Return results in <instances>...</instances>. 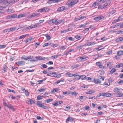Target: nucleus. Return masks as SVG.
Here are the masks:
<instances>
[{
    "mask_svg": "<svg viewBox=\"0 0 123 123\" xmlns=\"http://www.w3.org/2000/svg\"><path fill=\"white\" fill-rule=\"evenodd\" d=\"M78 2V0H72L70 2L67 3L66 4L67 5L68 7H72L74 5L77 4Z\"/></svg>",
    "mask_w": 123,
    "mask_h": 123,
    "instance_id": "1",
    "label": "nucleus"
},
{
    "mask_svg": "<svg viewBox=\"0 0 123 123\" xmlns=\"http://www.w3.org/2000/svg\"><path fill=\"white\" fill-rule=\"evenodd\" d=\"M36 103L37 106H38L41 107L45 109H47L48 108L47 107L44 105V104H42L40 101H37Z\"/></svg>",
    "mask_w": 123,
    "mask_h": 123,
    "instance_id": "2",
    "label": "nucleus"
},
{
    "mask_svg": "<svg viewBox=\"0 0 123 123\" xmlns=\"http://www.w3.org/2000/svg\"><path fill=\"white\" fill-rule=\"evenodd\" d=\"M98 42H88L87 43H86L85 44V45L86 46L92 45H94L95 44L98 43Z\"/></svg>",
    "mask_w": 123,
    "mask_h": 123,
    "instance_id": "3",
    "label": "nucleus"
},
{
    "mask_svg": "<svg viewBox=\"0 0 123 123\" xmlns=\"http://www.w3.org/2000/svg\"><path fill=\"white\" fill-rule=\"evenodd\" d=\"M104 17L103 16L100 15L95 18L94 19L95 20L98 21L104 19Z\"/></svg>",
    "mask_w": 123,
    "mask_h": 123,
    "instance_id": "4",
    "label": "nucleus"
},
{
    "mask_svg": "<svg viewBox=\"0 0 123 123\" xmlns=\"http://www.w3.org/2000/svg\"><path fill=\"white\" fill-rule=\"evenodd\" d=\"M36 61L42 60L45 59V58L44 57H42L41 56H36L35 57Z\"/></svg>",
    "mask_w": 123,
    "mask_h": 123,
    "instance_id": "5",
    "label": "nucleus"
},
{
    "mask_svg": "<svg viewBox=\"0 0 123 123\" xmlns=\"http://www.w3.org/2000/svg\"><path fill=\"white\" fill-rule=\"evenodd\" d=\"M94 82L96 84H100L101 83V81L99 79H95L93 80Z\"/></svg>",
    "mask_w": 123,
    "mask_h": 123,
    "instance_id": "6",
    "label": "nucleus"
},
{
    "mask_svg": "<svg viewBox=\"0 0 123 123\" xmlns=\"http://www.w3.org/2000/svg\"><path fill=\"white\" fill-rule=\"evenodd\" d=\"M111 2L110 0H108L106 2L105 4H104L103 5L104 8H105L107 6H108L110 4Z\"/></svg>",
    "mask_w": 123,
    "mask_h": 123,
    "instance_id": "7",
    "label": "nucleus"
},
{
    "mask_svg": "<svg viewBox=\"0 0 123 123\" xmlns=\"http://www.w3.org/2000/svg\"><path fill=\"white\" fill-rule=\"evenodd\" d=\"M41 10L42 12H48L49 11V8L47 7H44L41 9Z\"/></svg>",
    "mask_w": 123,
    "mask_h": 123,
    "instance_id": "8",
    "label": "nucleus"
},
{
    "mask_svg": "<svg viewBox=\"0 0 123 123\" xmlns=\"http://www.w3.org/2000/svg\"><path fill=\"white\" fill-rule=\"evenodd\" d=\"M65 9V7L64 6H62L58 8L57 10L58 11H62Z\"/></svg>",
    "mask_w": 123,
    "mask_h": 123,
    "instance_id": "9",
    "label": "nucleus"
},
{
    "mask_svg": "<svg viewBox=\"0 0 123 123\" xmlns=\"http://www.w3.org/2000/svg\"><path fill=\"white\" fill-rule=\"evenodd\" d=\"M7 107L13 111H15V109L14 108L12 104H10L9 103H8V105Z\"/></svg>",
    "mask_w": 123,
    "mask_h": 123,
    "instance_id": "10",
    "label": "nucleus"
},
{
    "mask_svg": "<svg viewBox=\"0 0 123 123\" xmlns=\"http://www.w3.org/2000/svg\"><path fill=\"white\" fill-rule=\"evenodd\" d=\"M102 96H104L110 97L111 96V94L106 93H102Z\"/></svg>",
    "mask_w": 123,
    "mask_h": 123,
    "instance_id": "11",
    "label": "nucleus"
},
{
    "mask_svg": "<svg viewBox=\"0 0 123 123\" xmlns=\"http://www.w3.org/2000/svg\"><path fill=\"white\" fill-rule=\"evenodd\" d=\"M55 73H54V74L53 76L54 77L56 78H59L61 76V74H57L56 72H54Z\"/></svg>",
    "mask_w": 123,
    "mask_h": 123,
    "instance_id": "12",
    "label": "nucleus"
},
{
    "mask_svg": "<svg viewBox=\"0 0 123 123\" xmlns=\"http://www.w3.org/2000/svg\"><path fill=\"white\" fill-rule=\"evenodd\" d=\"M74 120V119L73 118L69 116L66 119V122L68 121H72Z\"/></svg>",
    "mask_w": 123,
    "mask_h": 123,
    "instance_id": "13",
    "label": "nucleus"
},
{
    "mask_svg": "<svg viewBox=\"0 0 123 123\" xmlns=\"http://www.w3.org/2000/svg\"><path fill=\"white\" fill-rule=\"evenodd\" d=\"M26 13L20 14L18 15L17 16L18 18H20L25 17L26 16Z\"/></svg>",
    "mask_w": 123,
    "mask_h": 123,
    "instance_id": "14",
    "label": "nucleus"
},
{
    "mask_svg": "<svg viewBox=\"0 0 123 123\" xmlns=\"http://www.w3.org/2000/svg\"><path fill=\"white\" fill-rule=\"evenodd\" d=\"M45 97V96H42L41 95H38L37 96V100H39L40 99H42L43 98H44Z\"/></svg>",
    "mask_w": 123,
    "mask_h": 123,
    "instance_id": "15",
    "label": "nucleus"
},
{
    "mask_svg": "<svg viewBox=\"0 0 123 123\" xmlns=\"http://www.w3.org/2000/svg\"><path fill=\"white\" fill-rule=\"evenodd\" d=\"M39 15V13H33L30 16L31 18H32L33 17H34L36 16H38Z\"/></svg>",
    "mask_w": 123,
    "mask_h": 123,
    "instance_id": "16",
    "label": "nucleus"
},
{
    "mask_svg": "<svg viewBox=\"0 0 123 123\" xmlns=\"http://www.w3.org/2000/svg\"><path fill=\"white\" fill-rule=\"evenodd\" d=\"M88 57L86 55H84L81 57H79V60L80 61H82L83 60L85 59L86 58H87Z\"/></svg>",
    "mask_w": 123,
    "mask_h": 123,
    "instance_id": "17",
    "label": "nucleus"
},
{
    "mask_svg": "<svg viewBox=\"0 0 123 123\" xmlns=\"http://www.w3.org/2000/svg\"><path fill=\"white\" fill-rule=\"evenodd\" d=\"M66 74L67 76L68 75V76L69 77H71L74 76V75L73 74H71L70 72H68L66 73Z\"/></svg>",
    "mask_w": 123,
    "mask_h": 123,
    "instance_id": "18",
    "label": "nucleus"
},
{
    "mask_svg": "<svg viewBox=\"0 0 123 123\" xmlns=\"http://www.w3.org/2000/svg\"><path fill=\"white\" fill-rule=\"evenodd\" d=\"M99 3L97 2H95L93 3L92 4V6L93 7H95L97 6H98L99 5Z\"/></svg>",
    "mask_w": 123,
    "mask_h": 123,
    "instance_id": "19",
    "label": "nucleus"
},
{
    "mask_svg": "<svg viewBox=\"0 0 123 123\" xmlns=\"http://www.w3.org/2000/svg\"><path fill=\"white\" fill-rule=\"evenodd\" d=\"M95 92V91L94 90H89L88 91L86 92L87 94H91L92 93H94Z\"/></svg>",
    "mask_w": 123,
    "mask_h": 123,
    "instance_id": "20",
    "label": "nucleus"
},
{
    "mask_svg": "<svg viewBox=\"0 0 123 123\" xmlns=\"http://www.w3.org/2000/svg\"><path fill=\"white\" fill-rule=\"evenodd\" d=\"M37 27V25H33L29 26L28 27V29H32L34 28Z\"/></svg>",
    "mask_w": 123,
    "mask_h": 123,
    "instance_id": "21",
    "label": "nucleus"
},
{
    "mask_svg": "<svg viewBox=\"0 0 123 123\" xmlns=\"http://www.w3.org/2000/svg\"><path fill=\"white\" fill-rule=\"evenodd\" d=\"M123 54V51L119 50L117 52L118 55L120 56Z\"/></svg>",
    "mask_w": 123,
    "mask_h": 123,
    "instance_id": "22",
    "label": "nucleus"
},
{
    "mask_svg": "<svg viewBox=\"0 0 123 123\" xmlns=\"http://www.w3.org/2000/svg\"><path fill=\"white\" fill-rule=\"evenodd\" d=\"M49 1H52V2H51L52 3H57L58 2H60L61 0H48Z\"/></svg>",
    "mask_w": 123,
    "mask_h": 123,
    "instance_id": "23",
    "label": "nucleus"
},
{
    "mask_svg": "<svg viewBox=\"0 0 123 123\" xmlns=\"http://www.w3.org/2000/svg\"><path fill=\"white\" fill-rule=\"evenodd\" d=\"M58 89L57 88H54L51 91V93H55L58 91Z\"/></svg>",
    "mask_w": 123,
    "mask_h": 123,
    "instance_id": "24",
    "label": "nucleus"
},
{
    "mask_svg": "<svg viewBox=\"0 0 123 123\" xmlns=\"http://www.w3.org/2000/svg\"><path fill=\"white\" fill-rule=\"evenodd\" d=\"M15 3V1L14 0H9L7 1V3L10 4V3H12L14 4Z\"/></svg>",
    "mask_w": 123,
    "mask_h": 123,
    "instance_id": "25",
    "label": "nucleus"
},
{
    "mask_svg": "<svg viewBox=\"0 0 123 123\" xmlns=\"http://www.w3.org/2000/svg\"><path fill=\"white\" fill-rule=\"evenodd\" d=\"M29 35L28 34H27L24 35H22L20 36L19 37V39H21L24 37H25Z\"/></svg>",
    "mask_w": 123,
    "mask_h": 123,
    "instance_id": "26",
    "label": "nucleus"
},
{
    "mask_svg": "<svg viewBox=\"0 0 123 123\" xmlns=\"http://www.w3.org/2000/svg\"><path fill=\"white\" fill-rule=\"evenodd\" d=\"M17 63L19 65H22L24 64L25 63V62L23 61H21L18 62Z\"/></svg>",
    "mask_w": 123,
    "mask_h": 123,
    "instance_id": "27",
    "label": "nucleus"
},
{
    "mask_svg": "<svg viewBox=\"0 0 123 123\" xmlns=\"http://www.w3.org/2000/svg\"><path fill=\"white\" fill-rule=\"evenodd\" d=\"M87 24V23H86L85 24H84L80 25L79 26V28H80L81 27H86V25Z\"/></svg>",
    "mask_w": 123,
    "mask_h": 123,
    "instance_id": "28",
    "label": "nucleus"
},
{
    "mask_svg": "<svg viewBox=\"0 0 123 123\" xmlns=\"http://www.w3.org/2000/svg\"><path fill=\"white\" fill-rule=\"evenodd\" d=\"M69 28L67 29L66 30H64L63 31H61V33H66V32H67L68 31H69Z\"/></svg>",
    "mask_w": 123,
    "mask_h": 123,
    "instance_id": "29",
    "label": "nucleus"
},
{
    "mask_svg": "<svg viewBox=\"0 0 123 123\" xmlns=\"http://www.w3.org/2000/svg\"><path fill=\"white\" fill-rule=\"evenodd\" d=\"M12 31V28H8L6 29L4 31V32H7V31Z\"/></svg>",
    "mask_w": 123,
    "mask_h": 123,
    "instance_id": "30",
    "label": "nucleus"
},
{
    "mask_svg": "<svg viewBox=\"0 0 123 123\" xmlns=\"http://www.w3.org/2000/svg\"><path fill=\"white\" fill-rule=\"evenodd\" d=\"M45 36L47 40H49L51 39V37L48 34H46Z\"/></svg>",
    "mask_w": 123,
    "mask_h": 123,
    "instance_id": "31",
    "label": "nucleus"
},
{
    "mask_svg": "<svg viewBox=\"0 0 123 123\" xmlns=\"http://www.w3.org/2000/svg\"><path fill=\"white\" fill-rule=\"evenodd\" d=\"M79 65L77 64H76L73 65L71 67V68L73 69H74L78 67Z\"/></svg>",
    "mask_w": 123,
    "mask_h": 123,
    "instance_id": "32",
    "label": "nucleus"
},
{
    "mask_svg": "<svg viewBox=\"0 0 123 123\" xmlns=\"http://www.w3.org/2000/svg\"><path fill=\"white\" fill-rule=\"evenodd\" d=\"M116 71V70L115 69L113 68L110 71V73L111 74H112L113 73L115 72Z\"/></svg>",
    "mask_w": 123,
    "mask_h": 123,
    "instance_id": "33",
    "label": "nucleus"
},
{
    "mask_svg": "<svg viewBox=\"0 0 123 123\" xmlns=\"http://www.w3.org/2000/svg\"><path fill=\"white\" fill-rule=\"evenodd\" d=\"M53 101V99H46L45 100L46 101L47 103H49L50 102H52Z\"/></svg>",
    "mask_w": 123,
    "mask_h": 123,
    "instance_id": "34",
    "label": "nucleus"
},
{
    "mask_svg": "<svg viewBox=\"0 0 123 123\" xmlns=\"http://www.w3.org/2000/svg\"><path fill=\"white\" fill-rule=\"evenodd\" d=\"M60 55L61 54H60L58 55H55L53 56H52L51 57L54 59H55L57 58L59 56H60Z\"/></svg>",
    "mask_w": 123,
    "mask_h": 123,
    "instance_id": "35",
    "label": "nucleus"
},
{
    "mask_svg": "<svg viewBox=\"0 0 123 123\" xmlns=\"http://www.w3.org/2000/svg\"><path fill=\"white\" fill-rule=\"evenodd\" d=\"M115 32L117 33L118 34H119L120 33H121L123 34V31L119 30L118 31H115Z\"/></svg>",
    "mask_w": 123,
    "mask_h": 123,
    "instance_id": "36",
    "label": "nucleus"
},
{
    "mask_svg": "<svg viewBox=\"0 0 123 123\" xmlns=\"http://www.w3.org/2000/svg\"><path fill=\"white\" fill-rule=\"evenodd\" d=\"M64 20H58V21L56 22V23L57 24H59L60 23L62 22Z\"/></svg>",
    "mask_w": 123,
    "mask_h": 123,
    "instance_id": "37",
    "label": "nucleus"
},
{
    "mask_svg": "<svg viewBox=\"0 0 123 123\" xmlns=\"http://www.w3.org/2000/svg\"><path fill=\"white\" fill-rule=\"evenodd\" d=\"M120 89L117 88H116L114 89V91L116 92H119Z\"/></svg>",
    "mask_w": 123,
    "mask_h": 123,
    "instance_id": "38",
    "label": "nucleus"
},
{
    "mask_svg": "<svg viewBox=\"0 0 123 123\" xmlns=\"http://www.w3.org/2000/svg\"><path fill=\"white\" fill-rule=\"evenodd\" d=\"M75 38L76 39L79 40L81 39V37L77 35L75 36Z\"/></svg>",
    "mask_w": 123,
    "mask_h": 123,
    "instance_id": "39",
    "label": "nucleus"
},
{
    "mask_svg": "<svg viewBox=\"0 0 123 123\" xmlns=\"http://www.w3.org/2000/svg\"><path fill=\"white\" fill-rule=\"evenodd\" d=\"M31 59V56H28L27 57H26L25 58H23V59L25 60H27L29 59Z\"/></svg>",
    "mask_w": 123,
    "mask_h": 123,
    "instance_id": "40",
    "label": "nucleus"
},
{
    "mask_svg": "<svg viewBox=\"0 0 123 123\" xmlns=\"http://www.w3.org/2000/svg\"><path fill=\"white\" fill-rule=\"evenodd\" d=\"M106 0H98V1L101 3H103L105 2Z\"/></svg>",
    "mask_w": 123,
    "mask_h": 123,
    "instance_id": "41",
    "label": "nucleus"
},
{
    "mask_svg": "<svg viewBox=\"0 0 123 123\" xmlns=\"http://www.w3.org/2000/svg\"><path fill=\"white\" fill-rule=\"evenodd\" d=\"M102 55L101 54H98L95 55V56L97 58H98V57H100Z\"/></svg>",
    "mask_w": 123,
    "mask_h": 123,
    "instance_id": "42",
    "label": "nucleus"
},
{
    "mask_svg": "<svg viewBox=\"0 0 123 123\" xmlns=\"http://www.w3.org/2000/svg\"><path fill=\"white\" fill-rule=\"evenodd\" d=\"M116 12L115 10H113L111 12H109V13L110 14H112L115 13Z\"/></svg>",
    "mask_w": 123,
    "mask_h": 123,
    "instance_id": "43",
    "label": "nucleus"
},
{
    "mask_svg": "<svg viewBox=\"0 0 123 123\" xmlns=\"http://www.w3.org/2000/svg\"><path fill=\"white\" fill-rule=\"evenodd\" d=\"M78 94V93L76 92L75 91L72 92L71 93V94L72 95H76Z\"/></svg>",
    "mask_w": 123,
    "mask_h": 123,
    "instance_id": "44",
    "label": "nucleus"
},
{
    "mask_svg": "<svg viewBox=\"0 0 123 123\" xmlns=\"http://www.w3.org/2000/svg\"><path fill=\"white\" fill-rule=\"evenodd\" d=\"M45 89V88H40L38 90V91H39L40 92H43Z\"/></svg>",
    "mask_w": 123,
    "mask_h": 123,
    "instance_id": "45",
    "label": "nucleus"
},
{
    "mask_svg": "<svg viewBox=\"0 0 123 123\" xmlns=\"http://www.w3.org/2000/svg\"><path fill=\"white\" fill-rule=\"evenodd\" d=\"M81 79L82 80L85 79L86 78V76L84 75H82L81 76Z\"/></svg>",
    "mask_w": 123,
    "mask_h": 123,
    "instance_id": "46",
    "label": "nucleus"
},
{
    "mask_svg": "<svg viewBox=\"0 0 123 123\" xmlns=\"http://www.w3.org/2000/svg\"><path fill=\"white\" fill-rule=\"evenodd\" d=\"M59 46V45L58 44H53L51 45V46L53 47H56L58 46Z\"/></svg>",
    "mask_w": 123,
    "mask_h": 123,
    "instance_id": "47",
    "label": "nucleus"
},
{
    "mask_svg": "<svg viewBox=\"0 0 123 123\" xmlns=\"http://www.w3.org/2000/svg\"><path fill=\"white\" fill-rule=\"evenodd\" d=\"M6 45H0V49H1L2 48H4L6 47Z\"/></svg>",
    "mask_w": 123,
    "mask_h": 123,
    "instance_id": "48",
    "label": "nucleus"
},
{
    "mask_svg": "<svg viewBox=\"0 0 123 123\" xmlns=\"http://www.w3.org/2000/svg\"><path fill=\"white\" fill-rule=\"evenodd\" d=\"M47 64H53V63L52 61H49L47 63H46Z\"/></svg>",
    "mask_w": 123,
    "mask_h": 123,
    "instance_id": "49",
    "label": "nucleus"
},
{
    "mask_svg": "<svg viewBox=\"0 0 123 123\" xmlns=\"http://www.w3.org/2000/svg\"><path fill=\"white\" fill-rule=\"evenodd\" d=\"M13 10L12 9H8L7 10V12H12Z\"/></svg>",
    "mask_w": 123,
    "mask_h": 123,
    "instance_id": "50",
    "label": "nucleus"
},
{
    "mask_svg": "<svg viewBox=\"0 0 123 123\" xmlns=\"http://www.w3.org/2000/svg\"><path fill=\"white\" fill-rule=\"evenodd\" d=\"M7 90H8V91L9 92H12L14 93H15V92L14 90H11L9 89H8Z\"/></svg>",
    "mask_w": 123,
    "mask_h": 123,
    "instance_id": "51",
    "label": "nucleus"
},
{
    "mask_svg": "<svg viewBox=\"0 0 123 123\" xmlns=\"http://www.w3.org/2000/svg\"><path fill=\"white\" fill-rule=\"evenodd\" d=\"M96 64L99 67L100 65L102 63L101 62H96Z\"/></svg>",
    "mask_w": 123,
    "mask_h": 123,
    "instance_id": "52",
    "label": "nucleus"
},
{
    "mask_svg": "<svg viewBox=\"0 0 123 123\" xmlns=\"http://www.w3.org/2000/svg\"><path fill=\"white\" fill-rule=\"evenodd\" d=\"M6 65H5L3 67V69L4 72H5L6 70Z\"/></svg>",
    "mask_w": 123,
    "mask_h": 123,
    "instance_id": "53",
    "label": "nucleus"
},
{
    "mask_svg": "<svg viewBox=\"0 0 123 123\" xmlns=\"http://www.w3.org/2000/svg\"><path fill=\"white\" fill-rule=\"evenodd\" d=\"M54 73H55L54 72H52V73H48L47 74V76H50L52 75Z\"/></svg>",
    "mask_w": 123,
    "mask_h": 123,
    "instance_id": "54",
    "label": "nucleus"
},
{
    "mask_svg": "<svg viewBox=\"0 0 123 123\" xmlns=\"http://www.w3.org/2000/svg\"><path fill=\"white\" fill-rule=\"evenodd\" d=\"M3 104L4 106L8 107V104H7L5 101L3 102Z\"/></svg>",
    "mask_w": 123,
    "mask_h": 123,
    "instance_id": "55",
    "label": "nucleus"
},
{
    "mask_svg": "<svg viewBox=\"0 0 123 123\" xmlns=\"http://www.w3.org/2000/svg\"><path fill=\"white\" fill-rule=\"evenodd\" d=\"M70 108H71L70 106L66 107L65 108V110L66 111H68L70 109Z\"/></svg>",
    "mask_w": 123,
    "mask_h": 123,
    "instance_id": "56",
    "label": "nucleus"
},
{
    "mask_svg": "<svg viewBox=\"0 0 123 123\" xmlns=\"http://www.w3.org/2000/svg\"><path fill=\"white\" fill-rule=\"evenodd\" d=\"M58 101H56L55 103L53 104V105L54 106H57L58 105Z\"/></svg>",
    "mask_w": 123,
    "mask_h": 123,
    "instance_id": "57",
    "label": "nucleus"
},
{
    "mask_svg": "<svg viewBox=\"0 0 123 123\" xmlns=\"http://www.w3.org/2000/svg\"><path fill=\"white\" fill-rule=\"evenodd\" d=\"M41 66L44 68H45L47 67V66L45 64H42L41 65Z\"/></svg>",
    "mask_w": 123,
    "mask_h": 123,
    "instance_id": "58",
    "label": "nucleus"
},
{
    "mask_svg": "<svg viewBox=\"0 0 123 123\" xmlns=\"http://www.w3.org/2000/svg\"><path fill=\"white\" fill-rule=\"evenodd\" d=\"M89 29L88 28H86L83 30V31H84L85 32H86L89 30Z\"/></svg>",
    "mask_w": 123,
    "mask_h": 123,
    "instance_id": "59",
    "label": "nucleus"
},
{
    "mask_svg": "<svg viewBox=\"0 0 123 123\" xmlns=\"http://www.w3.org/2000/svg\"><path fill=\"white\" fill-rule=\"evenodd\" d=\"M98 8L101 9H103V8H104V7L103 6V5H98Z\"/></svg>",
    "mask_w": 123,
    "mask_h": 123,
    "instance_id": "60",
    "label": "nucleus"
},
{
    "mask_svg": "<svg viewBox=\"0 0 123 123\" xmlns=\"http://www.w3.org/2000/svg\"><path fill=\"white\" fill-rule=\"evenodd\" d=\"M103 48H102V47H98V48H96V50H97V51H99L100 50H101Z\"/></svg>",
    "mask_w": 123,
    "mask_h": 123,
    "instance_id": "61",
    "label": "nucleus"
},
{
    "mask_svg": "<svg viewBox=\"0 0 123 123\" xmlns=\"http://www.w3.org/2000/svg\"><path fill=\"white\" fill-rule=\"evenodd\" d=\"M104 79V77H102L101 76H99V79H102V81H103Z\"/></svg>",
    "mask_w": 123,
    "mask_h": 123,
    "instance_id": "62",
    "label": "nucleus"
},
{
    "mask_svg": "<svg viewBox=\"0 0 123 123\" xmlns=\"http://www.w3.org/2000/svg\"><path fill=\"white\" fill-rule=\"evenodd\" d=\"M112 53V52L111 51H110L109 52L106 53V54L107 55H110Z\"/></svg>",
    "mask_w": 123,
    "mask_h": 123,
    "instance_id": "63",
    "label": "nucleus"
},
{
    "mask_svg": "<svg viewBox=\"0 0 123 123\" xmlns=\"http://www.w3.org/2000/svg\"><path fill=\"white\" fill-rule=\"evenodd\" d=\"M117 105L119 106H123V103H118V104Z\"/></svg>",
    "mask_w": 123,
    "mask_h": 123,
    "instance_id": "64",
    "label": "nucleus"
}]
</instances>
